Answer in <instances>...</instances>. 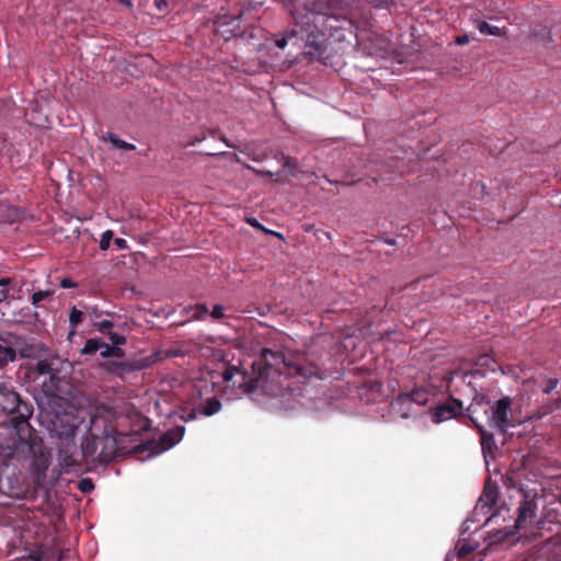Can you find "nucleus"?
Instances as JSON below:
<instances>
[{"label": "nucleus", "mask_w": 561, "mask_h": 561, "mask_svg": "<svg viewBox=\"0 0 561 561\" xmlns=\"http://www.w3.org/2000/svg\"><path fill=\"white\" fill-rule=\"evenodd\" d=\"M294 26L275 41L285 48L289 41L305 42V55L320 59L325 54V32L343 30L352 22L346 18V8L341 0H302L290 10Z\"/></svg>", "instance_id": "nucleus-1"}, {"label": "nucleus", "mask_w": 561, "mask_h": 561, "mask_svg": "<svg viewBox=\"0 0 561 561\" xmlns=\"http://www.w3.org/2000/svg\"><path fill=\"white\" fill-rule=\"evenodd\" d=\"M252 377H248L247 371L236 366H229L222 373V379L226 382L232 381L236 375L241 377L238 387L244 393H251L257 389L268 391V381H274L283 375L322 379L324 374L319 362L311 353L294 354L286 357L282 352H274L270 348H263L259 358L252 363Z\"/></svg>", "instance_id": "nucleus-2"}, {"label": "nucleus", "mask_w": 561, "mask_h": 561, "mask_svg": "<svg viewBox=\"0 0 561 561\" xmlns=\"http://www.w3.org/2000/svg\"><path fill=\"white\" fill-rule=\"evenodd\" d=\"M117 455L118 439L115 428L103 417H92L89 433L81 444L82 459L106 465Z\"/></svg>", "instance_id": "nucleus-3"}, {"label": "nucleus", "mask_w": 561, "mask_h": 561, "mask_svg": "<svg viewBox=\"0 0 561 561\" xmlns=\"http://www.w3.org/2000/svg\"><path fill=\"white\" fill-rule=\"evenodd\" d=\"M48 423L50 436L61 439L58 446L60 466L67 470L80 468L82 463L78 458L75 442L76 432L80 424L79 417L73 412H56L49 416Z\"/></svg>", "instance_id": "nucleus-4"}, {"label": "nucleus", "mask_w": 561, "mask_h": 561, "mask_svg": "<svg viewBox=\"0 0 561 561\" xmlns=\"http://www.w3.org/2000/svg\"><path fill=\"white\" fill-rule=\"evenodd\" d=\"M0 408L10 416V422L19 440L26 442L30 439L32 427L28 420L33 414V407L24 402L12 388L0 398Z\"/></svg>", "instance_id": "nucleus-5"}, {"label": "nucleus", "mask_w": 561, "mask_h": 561, "mask_svg": "<svg viewBox=\"0 0 561 561\" xmlns=\"http://www.w3.org/2000/svg\"><path fill=\"white\" fill-rule=\"evenodd\" d=\"M515 494L512 497L517 500V517L515 519V527L517 529H526L533 525L537 518L538 501L540 500L539 492L536 488L519 485L515 488Z\"/></svg>", "instance_id": "nucleus-6"}, {"label": "nucleus", "mask_w": 561, "mask_h": 561, "mask_svg": "<svg viewBox=\"0 0 561 561\" xmlns=\"http://www.w3.org/2000/svg\"><path fill=\"white\" fill-rule=\"evenodd\" d=\"M512 410V399L503 397L494 402L485 413L488 414L489 425L501 434H505L508 428L514 427L515 423L510 419Z\"/></svg>", "instance_id": "nucleus-7"}, {"label": "nucleus", "mask_w": 561, "mask_h": 561, "mask_svg": "<svg viewBox=\"0 0 561 561\" xmlns=\"http://www.w3.org/2000/svg\"><path fill=\"white\" fill-rule=\"evenodd\" d=\"M243 14L244 9H241L238 11V13L233 14H218L214 22L216 32L221 34L226 39H229L232 36L240 35V19L242 18Z\"/></svg>", "instance_id": "nucleus-8"}, {"label": "nucleus", "mask_w": 561, "mask_h": 561, "mask_svg": "<svg viewBox=\"0 0 561 561\" xmlns=\"http://www.w3.org/2000/svg\"><path fill=\"white\" fill-rule=\"evenodd\" d=\"M462 402L455 398L436 404L431 409L433 422L436 424L457 417L461 414Z\"/></svg>", "instance_id": "nucleus-9"}, {"label": "nucleus", "mask_w": 561, "mask_h": 561, "mask_svg": "<svg viewBox=\"0 0 561 561\" xmlns=\"http://www.w3.org/2000/svg\"><path fill=\"white\" fill-rule=\"evenodd\" d=\"M18 335L13 333L0 334V367L7 365L15 359L14 347L16 344Z\"/></svg>", "instance_id": "nucleus-10"}, {"label": "nucleus", "mask_w": 561, "mask_h": 561, "mask_svg": "<svg viewBox=\"0 0 561 561\" xmlns=\"http://www.w3.org/2000/svg\"><path fill=\"white\" fill-rule=\"evenodd\" d=\"M499 499V489L495 482L491 480V478H488L484 486H483V493L479 499V507L481 511H483L485 514L490 513L493 507L496 505Z\"/></svg>", "instance_id": "nucleus-11"}, {"label": "nucleus", "mask_w": 561, "mask_h": 561, "mask_svg": "<svg viewBox=\"0 0 561 561\" xmlns=\"http://www.w3.org/2000/svg\"><path fill=\"white\" fill-rule=\"evenodd\" d=\"M546 524L561 525V495L550 501L545 507L543 516L538 522L539 528H545Z\"/></svg>", "instance_id": "nucleus-12"}, {"label": "nucleus", "mask_w": 561, "mask_h": 561, "mask_svg": "<svg viewBox=\"0 0 561 561\" xmlns=\"http://www.w3.org/2000/svg\"><path fill=\"white\" fill-rule=\"evenodd\" d=\"M185 433V427L182 425L174 426L173 428L163 433L160 437V451H165L178 444Z\"/></svg>", "instance_id": "nucleus-13"}, {"label": "nucleus", "mask_w": 561, "mask_h": 561, "mask_svg": "<svg viewBox=\"0 0 561 561\" xmlns=\"http://www.w3.org/2000/svg\"><path fill=\"white\" fill-rule=\"evenodd\" d=\"M471 422L473 423L474 427L478 430L480 434V443L482 447L483 455H492L494 450L497 449L494 435L483 428L482 425H480L472 416H470Z\"/></svg>", "instance_id": "nucleus-14"}, {"label": "nucleus", "mask_w": 561, "mask_h": 561, "mask_svg": "<svg viewBox=\"0 0 561 561\" xmlns=\"http://www.w3.org/2000/svg\"><path fill=\"white\" fill-rule=\"evenodd\" d=\"M428 398H430V392L427 390L422 389V388H414L410 392L401 393L398 397L397 402L398 403L400 402L402 404L414 402L419 405H424L427 403Z\"/></svg>", "instance_id": "nucleus-15"}, {"label": "nucleus", "mask_w": 561, "mask_h": 561, "mask_svg": "<svg viewBox=\"0 0 561 561\" xmlns=\"http://www.w3.org/2000/svg\"><path fill=\"white\" fill-rule=\"evenodd\" d=\"M16 344L14 347L15 355L19 354L22 358H33L38 354V346L34 343H27L22 336L18 335Z\"/></svg>", "instance_id": "nucleus-16"}, {"label": "nucleus", "mask_w": 561, "mask_h": 561, "mask_svg": "<svg viewBox=\"0 0 561 561\" xmlns=\"http://www.w3.org/2000/svg\"><path fill=\"white\" fill-rule=\"evenodd\" d=\"M48 467L49 461L47 457L39 456L34 458L32 462V472L37 484L45 479Z\"/></svg>", "instance_id": "nucleus-17"}, {"label": "nucleus", "mask_w": 561, "mask_h": 561, "mask_svg": "<svg viewBox=\"0 0 561 561\" xmlns=\"http://www.w3.org/2000/svg\"><path fill=\"white\" fill-rule=\"evenodd\" d=\"M221 409V402L217 398L207 399L202 408L199 409V413L205 416H211L218 413Z\"/></svg>", "instance_id": "nucleus-18"}, {"label": "nucleus", "mask_w": 561, "mask_h": 561, "mask_svg": "<svg viewBox=\"0 0 561 561\" xmlns=\"http://www.w3.org/2000/svg\"><path fill=\"white\" fill-rule=\"evenodd\" d=\"M106 366L111 373H114L119 376L136 369V367L133 364L126 362H110L106 364Z\"/></svg>", "instance_id": "nucleus-19"}, {"label": "nucleus", "mask_w": 561, "mask_h": 561, "mask_svg": "<svg viewBox=\"0 0 561 561\" xmlns=\"http://www.w3.org/2000/svg\"><path fill=\"white\" fill-rule=\"evenodd\" d=\"M83 320V312L76 307H72L69 312V329L70 334H75L77 331L78 325Z\"/></svg>", "instance_id": "nucleus-20"}, {"label": "nucleus", "mask_w": 561, "mask_h": 561, "mask_svg": "<svg viewBox=\"0 0 561 561\" xmlns=\"http://www.w3.org/2000/svg\"><path fill=\"white\" fill-rule=\"evenodd\" d=\"M100 353L103 358H111V357L122 358L125 355L124 351L121 347L110 346L104 341H103V346L100 350Z\"/></svg>", "instance_id": "nucleus-21"}, {"label": "nucleus", "mask_w": 561, "mask_h": 561, "mask_svg": "<svg viewBox=\"0 0 561 561\" xmlns=\"http://www.w3.org/2000/svg\"><path fill=\"white\" fill-rule=\"evenodd\" d=\"M103 346V341L101 339H89L87 340L84 346L81 350L82 355H93L99 352Z\"/></svg>", "instance_id": "nucleus-22"}, {"label": "nucleus", "mask_w": 561, "mask_h": 561, "mask_svg": "<svg viewBox=\"0 0 561 561\" xmlns=\"http://www.w3.org/2000/svg\"><path fill=\"white\" fill-rule=\"evenodd\" d=\"M477 28L479 30L480 33L485 34V35H494V36L501 35L500 27L490 25L485 21H477Z\"/></svg>", "instance_id": "nucleus-23"}, {"label": "nucleus", "mask_w": 561, "mask_h": 561, "mask_svg": "<svg viewBox=\"0 0 561 561\" xmlns=\"http://www.w3.org/2000/svg\"><path fill=\"white\" fill-rule=\"evenodd\" d=\"M108 140L111 141V144L118 148V149H122L124 151H131V150H135L136 149V146L133 145V144H129V142H126L125 140L121 139L119 137H117L116 135L114 134H110L108 135Z\"/></svg>", "instance_id": "nucleus-24"}, {"label": "nucleus", "mask_w": 561, "mask_h": 561, "mask_svg": "<svg viewBox=\"0 0 561 561\" xmlns=\"http://www.w3.org/2000/svg\"><path fill=\"white\" fill-rule=\"evenodd\" d=\"M53 290H38L32 295V305L36 308L41 307V302L45 299L51 298Z\"/></svg>", "instance_id": "nucleus-25"}, {"label": "nucleus", "mask_w": 561, "mask_h": 561, "mask_svg": "<svg viewBox=\"0 0 561 561\" xmlns=\"http://www.w3.org/2000/svg\"><path fill=\"white\" fill-rule=\"evenodd\" d=\"M191 309L194 311L192 318L195 320H203L209 313L208 308L203 304H197Z\"/></svg>", "instance_id": "nucleus-26"}, {"label": "nucleus", "mask_w": 561, "mask_h": 561, "mask_svg": "<svg viewBox=\"0 0 561 561\" xmlns=\"http://www.w3.org/2000/svg\"><path fill=\"white\" fill-rule=\"evenodd\" d=\"M35 368L39 375L53 374L51 363L46 359L38 360Z\"/></svg>", "instance_id": "nucleus-27"}, {"label": "nucleus", "mask_w": 561, "mask_h": 561, "mask_svg": "<svg viewBox=\"0 0 561 561\" xmlns=\"http://www.w3.org/2000/svg\"><path fill=\"white\" fill-rule=\"evenodd\" d=\"M114 232L112 230H106L102 233L100 240V249L102 251H106L110 248L111 241L113 240Z\"/></svg>", "instance_id": "nucleus-28"}, {"label": "nucleus", "mask_w": 561, "mask_h": 561, "mask_svg": "<svg viewBox=\"0 0 561 561\" xmlns=\"http://www.w3.org/2000/svg\"><path fill=\"white\" fill-rule=\"evenodd\" d=\"M477 365L494 370L495 360L490 355L483 354L478 358Z\"/></svg>", "instance_id": "nucleus-29"}, {"label": "nucleus", "mask_w": 561, "mask_h": 561, "mask_svg": "<svg viewBox=\"0 0 561 561\" xmlns=\"http://www.w3.org/2000/svg\"><path fill=\"white\" fill-rule=\"evenodd\" d=\"M94 489V483L90 478H83L79 481V490L82 493H90Z\"/></svg>", "instance_id": "nucleus-30"}, {"label": "nucleus", "mask_w": 561, "mask_h": 561, "mask_svg": "<svg viewBox=\"0 0 561 561\" xmlns=\"http://www.w3.org/2000/svg\"><path fill=\"white\" fill-rule=\"evenodd\" d=\"M108 337H110V341L112 342V346H117L119 347V345H124L126 343V339L124 335L117 333V332H108Z\"/></svg>", "instance_id": "nucleus-31"}, {"label": "nucleus", "mask_w": 561, "mask_h": 561, "mask_svg": "<svg viewBox=\"0 0 561 561\" xmlns=\"http://www.w3.org/2000/svg\"><path fill=\"white\" fill-rule=\"evenodd\" d=\"M367 3L375 9H388L393 4V0H366Z\"/></svg>", "instance_id": "nucleus-32"}, {"label": "nucleus", "mask_w": 561, "mask_h": 561, "mask_svg": "<svg viewBox=\"0 0 561 561\" xmlns=\"http://www.w3.org/2000/svg\"><path fill=\"white\" fill-rule=\"evenodd\" d=\"M205 139H206V133L203 131L199 135H195L194 137L190 138L185 142H183V147L195 146L196 144H199V142H202Z\"/></svg>", "instance_id": "nucleus-33"}, {"label": "nucleus", "mask_w": 561, "mask_h": 561, "mask_svg": "<svg viewBox=\"0 0 561 561\" xmlns=\"http://www.w3.org/2000/svg\"><path fill=\"white\" fill-rule=\"evenodd\" d=\"M98 330L102 333H107L111 332L110 330L114 327L113 322L110 321V320H102L98 323L94 324Z\"/></svg>", "instance_id": "nucleus-34"}, {"label": "nucleus", "mask_w": 561, "mask_h": 561, "mask_svg": "<svg viewBox=\"0 0 561 561\" xmlns=\"http://www.w3.org/2000/svg\"><path fill=\"white\" fill-rule=\"evenodd\" d=\"M210 316L215 320H219V319L224 318L225 317L224 307L221 305H215L210 312Z\"/></svg>", "instance_id": "nucleus-35"}, {"label": "nucleus", "mask_w": 561, "mask_h": 561, "mask_svg": "<svg viewBox=\"0 0 561 561\" xmlns=\"http://www.w3.org/2000/svg\"><path fill=\"white\" fill-rule=\"evenodd\" d=\"M12 385L10 381H7L5 379H0V398L4 396L10 389H12Z\"/></svg>", "instance_id": "nucleus-36"}, {"label": "nucleus", "mask_w": 561, "mask_h": 561, "mask_svg": "<svg viewBox=\"0 0 561 561\" xmlns=\"http://www.w3.org/2000/svg\"><path fill=\"white\" fill-rule=\"evenodd\" d=\"M558 382H559V381H558V379H556V378H550V379L547 381V385H546V387H545V389H543V392L548 394V393H550L551 391H553V390L557 388Z\"/></svg>", "instance_id": "nucleus-37"}, {"label": "nucleus", "mask_w": 561, "mask_h": 561, "mask_svg": "<svg viewBox=\"0 0 561 561\" xmlns=\"http://www.w3.org/2000/svg\"><path fill=\"white\" fill-rule=\"evenodd\" d=\"M60 287L62 288H76L77 287V283L73 282L71 278L69 277H65L60 280Z\"/></svg>", "instance_id": "nucleus-38"}, {"label": "nucleus", "mask_w": 561, "mask_h": 561, "mask_svg": "<svg viewBox=\"0 0 561 561\" xmlns=\"http://www.w3.org/2000/svg\"><path fill=\"white\" fill-rule=\"evenodd\" d=\"M472 551V548L469 546V545H462L459 549H458V557L459 558H463L466 557L467 554H469L470 552Z\"/></svg>", "instance_id": "nucleus-39"}, {"label": "nucleus", "mask_w": 561, "mask_h": 561, "mask_svg": "<svg viewBox=\"0 0 561 561\" xmlns=\"http://www.w3.org/2000/svg\"><path fill=\"white\" fill-rule=\"evenodd\" d=\"M470 42V37L467 34L459 35L455 38L457 45H467Z\"/></svg>", "instance_id": "nucleus-40"}, {"label": "nucleus", "mask_w": 561, "mask_h": 561, "mask_svg": "<svg viewBox=\"0 0 561 561\" xmlns=\"http://www.w3.org/2000/svg\"><path fill=\"white\" fill-rule=\"evenodd\" d=\"M114 243L121 250H125L128 247L127 241L125 239H123V238L114 239Z\"/></svg>", "instance_id": "nucleus-41"}, {"label": "nucleus", "mask_w": 561, "mask_h": 561, "mask_svg": "<svg viewBox=\"0 0 561 561\" xmlns=\"http://www.w3.org/2000/svg\"><path fill=\"white\" fill-rule=\"evenodd\" d=\"M247 1V10L255 8L256 5H262L264 0H245Z\"/></svg>", "instance_id": "nucleus-42"}, {"label": "nucleus", "mask_w": 561, "mask_h": 561, "mask_svg": "<svg viewBox=\"0 0 561 561\" xmlns=\"http://www.w3.org/2000/svg\"><path fill=\"white\" fill-rule=\"evenodd\" d=\"M296 165H297V162L295 159L289 158V157L285 158V163H284L285 168L294 169V168H296Z\"/></svg>", "instance_id": "nucleus-43"}, {"label": "nucleus", "mask_w": 561, "mask_h": 561, "mask_svg": "<svg viewBox=\"0 0 561 561\" xmlns=\"http://www.w3.org/2000/svg\"><path fill=\"white\" fill-rule=\"evenodd\" d=\"M11 284H12V279L10 277L0 278V286L2 287V289H7V287Z\"/></svg>", "instance_id": "nucleus-44"}, {"label": "nucleus", "mask_w": 561, "mask_h": 561, "mask_svg": "<svg viewBox=\"0 0 561 561\" xmlns=\"http://www.w3.org/2000/svg\"><path fill=\"white\" fill-rule=\"evenodd\" d=\"M248 222L256 229H263V226L255 218H249Z\"/></svg>", "instance_id": "nucleus-45"}, {"label": "nucleus", "mask_w": 561, "mask_h": 561, "mask_svg": "<svg viewBox=\"0 0 561 561\" xmlns=\"http://www.w3.org/2000/svg\"><path fill=\"white\" fill-rule=\"evenodd\" d=\"M10 297L8 289H1L0 290V304L8 300Z\"/></svg>", "instance_id": "nucleus-46"}, {"label": "nucleus", "mask_w": 561, "mask_h": 561, "mask_svg": "<svg viewBox=\"0 0 561 561\" xmlns=\"http://www.w3.org/2000/svg\"><path fill=\"white\" fill-rule=\"evenodd\" d=\"M156 7L160 10H163L168 7V2L165 0H156Z\"/></svg>", "instance_id": "nucleus-47"}, {"label": "nucleus", "mask_w": 561, "mask_h": 561, "mask_svg": "<svg viewBox=\"0 0 561 561\" xmlns=\"http://www.w3.org/2000/svg\"><path fill=\"white\" fill-rule=\"evenodd\" d=\"M8 493L10 496H15V497H19L22 494V492L20 490H15L13 486H10V490Z\"/></svg>", "instance_id": "nucleus-48"}, {"label": "nucleus", "mask_w": 561, "mask_h": 561, "mask_svg": "<svg viewBox=\"0 0 561 561\" xmlns=\"http://www.w3.org/2000/svg\"><path fill=\"white\" fill-rule=\"evenodd\" d=\"M554 407L549 409L548 411L543 412V414H547L548 412L552 411L553 409H561V398L557 399L553 402Z\"/></svg>", "instance_id": "nucleus-49"}, {"label": "nucleus", "mask_w": 561, "mask_h": 561, "mask_svg": "<svg viewBox=\"0 0 561 561\" xmlns=\"http://www.w3.org/2000/svg\"><path fill=\"white\" fill-rule=\"evenodd\" d=\"M482 400H483V398H481V400H480V401L478 400V398H474L473 402L470 404V407H469V409H468V410H469L470 412H474V410H473L474 404H476V403H477V404H481Z\"/></svg>", "instance_id": "nucleus-50"}, {"label": "nucleus", "mask_w": 561, "mask_h": 561, "mask_svg": "<svg viewBox=\"0 0 561 561\" xmlns=\"http://www.w3.org/2000/svg\"><path fill=\"white\" fill-rule=\"evenodd\" d=\"M208 134H209V136L215 137L217 135V130L216 129H209Z\"/></svg>", "instance_id": "nucleus-51"}, {"label": "nucleus", "mask_w": 561, "mask_h": 561, "mask_svg": "<svg viewBox=\"0 0 561 561\" xmlns=\"http://www.w3.org/2000/svg\"><path fill=\"white\" fill-rule=\"evenodd\" d=\"M0 489H1V490H3V489H4V483H3L2 478H0Z\"/></svg>", "instance_id": "nucleus-52"}, {"label": "nucleus", "mask_w": 561, "mask_h": 561, "mask_svg": "<svg viewBox=\"0 0 561 561\" xmlns=\"http://www.w3.org/2000/svg\"><path fill=\"white\" fill-rule=\"evenodd\" d=\"M257 173L266 174V175H272V173H271V172H262V171H257Z\"/></svg>", "instance_id": "nucleus-53"}]
</instances>
